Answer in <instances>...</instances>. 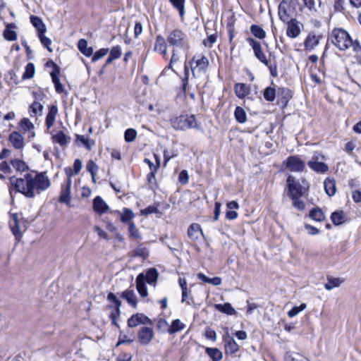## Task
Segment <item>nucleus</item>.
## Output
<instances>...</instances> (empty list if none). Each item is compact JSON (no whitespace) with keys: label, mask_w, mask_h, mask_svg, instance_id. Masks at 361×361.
<instances>
[{"label":"nucleus","mask_w":361,"mask_h":361,"mask_svg":"<svg viewBox=\"0 0 361 361\" xmlns=\"http://www.w3.org/2000/svg\"><path fill=\"white\" fill-rule=\"evenodd\" d=\"M10 182L17 192L23 194L28 198H33L37 195L48 189L51 182L45 173H27L23 178L11 177Z\"/></svg>","instance_id":"f257e3e1"},{"label":"nucleus","mask_w":361,"mask_h":361,"mask_svg":"<svg viewBox=\"0 0 361 361\" xmlns=\"http://www.w3.org/2000/svg\"><path fill=\"white\" fill-rule=\"evenodd\" d=\"M167 43L173 47L172 61H178L180 56L178 51L187 50L189 48V40L187 35L180 29H174L166 37Z\"/></svg>","instance_id":"f03ea898"},{"label":"nucleus","mask_w":361,"mask_h":361,"mask_svg":"<svg viewBox=\"0 0 361 361\" xmlns=\"http://www.w3.org/2000/svg\"><path fill=\"white\" fill-rule=\"evenodd\" d=\"M331 42L340 50L344 51L350 47L352 39L343 28H334L330 33Z\"/></svg>","instance_id":"7ed1b4c3"},{"label":"nucleus","mask_w":361,"mask_h":361,"mask_svg":"<svg viewBox=\"0 0 361 361\" xmlns=\"http://www.w3.org/2000/svg\"><path fill=\"white\" fill-rule=\"evenodd\" d=\"M289 197L304 195L309 188L305 178L297 180L293 176L289 175L286 180Z\"/></svg>","instance_id":"20e7f679"},{"label":"nucleus","mask_w":361,"mask_h":361,"mask_svg":"<svg viewBox=\"0 0 361 361\" xmlns=\"http://www.w3.org/2000/svg\"><path fill=\"white\" fill-rule=\"evenodd\" d=\"M171 125L176 130H185L197 126L194 115H180L171 120Z\"/></svg>","instance_id":"39448f33"},{"label":"nucleus","mask_w":361,"mask_h":361,"mask_svg":"<svg viewBox=\"0 0 361 361\" xmlns=\"http://www.w3.org/2000/svg\"><path fill=\"white\" fill-rule=\"evenodd\" d=\"M209 60L204 56L197 58L194 56L190 63L192 75L198 78L205 74L209 67Z\"/></svg>","instance_id":"423d86ee"},{"label":"nucleus","mask_w":361,"mask_h":361,"mask_svg":"<svg viewBox=\"0 0 361 361\" xmlns=\"http://www.w3.org/2000/svg\"><path fill=\"white\" fill-rule=\"evenodd\" d=\"M66 173L67 175V179L66 183L61 186L59 201L61 203L69 204L71 202V188L72 184L71 176H73L71 169H66Z\"/></svg>","instance_id":"0eeeda50"},{"label":"nucleus","mask_w":361,"mask_h":361,"mask_svg":"<svg viewBox=\"0 0 361 361\" xmlns=\"http://www.w3.org/2000/svg\"><path fill=\"white\" fill-rule=\"evenodd\" d=\"M283 165L292 172H303L305 170V162L298 155L288 157L283 161Z\"/></svg>","instance_id":"6e6552de"},{"label":"nucleus","mask_w":361,"mask_h":361,"mask_svg":"<svg viewBox=\"0 0 361 361\" xmlns=\"http://www.w3.org/2000/svg\"><path fill=\"white\" fill-rule=\"evenodd\" d=\"M9 226L16 238L19 240L22 237L23 233L25 231V228L24 224L19 220L17 214H12L9 221Z\"/></svg>","instance_id":"1a4fd4ad"},{"label":"nucleus","mask_w":361,"mask_h":361,"mask_svg":"<svg viewBox=\"0 0 361 361\" xmlns=\"http://www.w3.org/2000/svg\"><path fill=\"white\" fill-rule=\"evenodd\" d=\"M247 42L252 48L255 57L265 66H268V60L266 55L263 52L259 42L256 41L252 37H248Z\"/></svg>","instance_id":"9d476101"},{"label":"nucleus","mask_w":361,"mask_h":361,"mask_svg":"<svg viewBox=\"0 0 361 361\" xmlns=\"http://www.w3.org/2000/svg\"><path fill=\"white\" fill-rule=\"evenodd\" d=\"M107 299L108 300L115 304V310L111 312L109 317L112 324L118 327V324L117 323V318L120 314V307L121 305V302L117 298V297L113 293H109L108 294Z\"/></svg>","instance_id":"9b49d317"},{"label":"nucleus","mask_w":361,"mask_h":361,"mask_svg":"<svg viewBox=\"0 0 361 361\" xmlns=\"http://www.w3.org/2000/svg\"><path fill=\"white\" fill-rule=\"evenodd\" d=\"M287 22L286 35L290 38H296L300 34V23L295 18Z\"/></svg>","instance_id":"f8f14e48"},{"label":"nucleus","mask_w":361,"mask_h":361,"mask_svg":"<svg viewBox=\"0 0 361 361\" xmlns=\"http://www.w3.org/2000/svg\"><path fill=\"white\" fill-rule=\"evenodd\" d=\"M150 323V319L142 313H136L128 320V326L130 328L136 327L140 324Z\"/></svg>","instance_id":"ddd939ff"},{"label":"nucleus","mask_w":361,"mask_h":361,"mask_svg":"<svg viewBox=\"0 0 361 361\" xmlns=\"http://www.w3.org/2000/svg\"><path fill=\"white\" fill-rule=\"evenodd\" d=\"M224 348L226 354H233L239 350V345L230 336L228 332L224 336Z\"/></svg>","instance_id":"4468645a"},{"label":"nucleus","mask_w":361,"mask_h":361,"mask_svg":"<svg viewBox=\"0 0 361 361\" xmlns=\"http://www.w3.org/2000/svg\"><path fill=\"white\" fill-rule=\"evenodd\" d=\"M154 337V332L152 329L149 327H142L138 333V340L141 344H148Z\"/></svg>","instance_id":"2eb2a0df"},{"label":"nucleus","mask_w":361,"mask_h":361,"mask_svg":"<svg viewBox=\"0 0 361 361\" xmlns=\"http://www.w3.org/2000/svg\"><path fill=\"white\" fill-rule=\"evenodd\" d=\"M8 140L14 148L17 149H21L23 148L24 138L20 133L17 131L11 133L9 135Z\"/></svg>","instance_id":"dca6fc26"},{"label":"nucleus","mask_w":361,"mask_h":361,"mask_svg":"<svg viewBox=\"0 0 361 361\" xmlns=\"http://www.w3.org/2000/svg\"><path fill=\"white\" fill-rule=\"evenodd\" d=\"M136 288L142 298H145L148 295L147 289L145 286V276L143 273L138 274L136 278Z\"/></svg>","instance_id":"f3484780"},{"label":"nucleus","mask_w":361,"mask_h":361,"mask_svg":"<svg viewBox=\"0 0 361 361\" xmlns=\"http://www.w3.org/2000/svg\"><path fill=\"white\" fill-rule=\"evenodd\" d=\"M188 235L193 241L198 240L200 235L204 237V233L199 224H192L188 229Z\"/></svg>","instance_id":"a211bd4d"},{"label":"nucleus","mask_w":361,"mask_h":361,"mask_svg":"<svg viewBox=\"0 0 361 361\" xmlns=\"http://www.w3.org/2000/svg\"><path fill=\"white\" fill-rule=\"evenodd\" d=\"M167 42L165 39L161 36L158 35L156 37L155 44H154V51L159 52L164 57H166L167 55Z\"/></svg>","instance_id":"6ab92c4d"},{"label":"nucleus","mask_w":361,"mask_h":361,"mask_svg":"<svg viewBox=\"0 0 361 361\" xmlns=\"http://www.w3.org/2000/svg\"><path fill=\"white\" fill-rule=\"evenodd\" d=\"M289 8V1L282 0L278 8V15L279 19L286 23L289 19V14L288 10Z\"/></svg>","instance_id":"aec40b11"},{"label":"nucleus","mask_w":361,"mask_h":361,"mask_svg":"<svg viewBox=\"0 0 361 361\" xmlns=\"http://www.w3.org/2000/svg\"><path fill=\"white\" fill-rule=\"evenodd\" d=\"M93 209L96 213L102 214L107 212L109 206L100 196H97L93 200Z\"/></svg>","instance_id":"412c9836"},{"label":"nucleus","mask_w":361,"mask_h":361,"mask_svg":"<svg viewBox=\"0 0 361 361\" xmlns=\"http://www.w3.org/2000/svg\"><path fill=\"white\" fill-rule=\"evenodd\" d=\"M58 114V107L56 105H52L49 109V112L46 116L45 125L47 129H50L54 124L56 115Z\"/></svg>","instance_id":"4be33fe9"},{"label":"nucleus","mask_w":361,"mask_h":361,"mask_svg":"<svg viewBox=\"0 0 361 361\" xmlns=\"http://www.w3.org/2000/svg\"><path fill=\"white\" fill-rule=\"evenodd\" d=\"M234 92L239 99H243L247 96L250 92V87L245 83H236L234 85Z\"/></svg>","instance_id":"5701e85b"},{"label":"nucleus","mask_w":361,"mask_h":361,"mask_svg":"<svg viewBox=\"0 0 361 361\" xmlns=\"http://www.w3.org/2000/svg\"><path fill=\"white\" fill-rule=\"evenodd\" d=\"M319 40L320 36H317L313 34H309L304 42L305 50L311 51L314 49V47L319 44Z\"/></svg>","instance_id":"b1692460"},{"label":"nucleus","mask_w":361,"mask_h":361,"mask_svg":"<svg viewBox=\"0 0 361 361\" xmlns=\"http://www.w3.org/2000/svg\"><path fill=\"white\" fill-rule=\"evenodd\" d=\"M30 22L32 25L36 28L37 31V35H41L42 34H44L46 32V25L43 23L41 18L36 16H31Z\"/></svg>","instance_id":"393cba45"},{"label":"nucleus","mask_w":361,"mask_h":361,"mask_svg":"<svg viewBox=\"0 0 361 361\" xmlns=\"http://www.w3.org/2000/svg\"><path fill=\"white\" fill-rule=\"evenodd\" d=\"M59 73L60 70L59 68L55 65L54 70L51 73V77L53 83L54 84L55 90L56 92L58 93H62L64 90L62 84L60 82L59 80Z\"/></svg>","instance_id":"a878e982"},{"label":"nucleus","mask_w":361,"mask_h":361,"mask_svg":"<svg viewBox=\"0 0 361 361\" xmlns=\"http://www.w3.org/2000/svg\"><path fill=\"white\" fill-rule=\"evenodd\" d=\"M308 166L314 172L324 173L329 171V166L323 161H308Z\"/></svg>","instance_id":"bb28decb"},{"label":"nucleus","mask_w":361,"mask_h":361,"mask_svg":"<svg viewBox=\"0 0 361 361\" xmlns=\"http://www.w3.org/2000/svg\"><path fill=\"white\" fill-rule=\"evenodd\" d=\"M324 187L326 193L329 197H332L336 194V181L334 178H326L324 182Z\"/></svg>","instance_id":"cd10ccee"},{"label":"nucleus","mask_w":361,"mask_h":361,"mask_svg":"<svg viewBox=\"0 0 361 361\" xmlns=\"http://www.w3.org/2000/svg\"><path fill=\"white\" fill-rule=\"evenodd\" d=\"M121 297L124 298L133 307H137V299L133 290H126L121 293Z\"/></svg>","instance_id":"c85d7f7f"},{"label":"nucleus","mask_w":361,"mask_h":361,"mask_svg":"<svg viewBox=\"0 0 361 361\" xmlns=\"http://www.w3.org/2000/svg\"><path fill=\"white\" fill-rule=\"evenodd\" d=\"M14 23H10L6 25V28L3 32L4 37L8 41H15L17 39V33L13 29L16 28Z\"/></svg>","instance_id":"c756f323"},{"label":"nucleus","mask_w":361,"mask_h":361,"mask_svg":"<svg viewBox=\"0 0 361 361\" xmlns=\"http://www.w3.org/2000/svg\"><path fill=\"white\" fill-rule=\"evenodd\" d=\"M78 48L80 52L87 57L93 54V48L87 46V42L85 39H81L78 41Z\"/></svg>","instance_id":"7c9ffc66"},{"label":"nucleus","mask_w":361,"mask_h":361,"mask_svg":"<svg viewBox=\"0 0 361 361\" xmlns=\"http://www.w3.org/2000/svg\"><path fill=\"white\" fill-rule=\"evenodd\" d=\"M214 307L216 310L228 315H234L236 313V311L229 302L216 304Z\"/></svg>","instance_id":"2f4dec72"},{"label":"nucleus","mask_w":361,"mask_h":361,"mask_svg":"<svg viewBox=\"0 0 361 361\" xmlns=\"http://www.w3.org/2000/svg\"><path fill=\"white\" fill-rule=\"evenodd\" d=\"M206 353L212 361H220L223 357V354L220 350L216 348H206Z\"/></svg>","instance_id":"473e14b6"},{"label":"nucleus","mask_w":361,"mask_h":361,"mask_svg":"<svg viewBox=\"0 0 361 361\" xmlns=\"http://www.w3.org/2000/svg\"><path fill=\"white\" fill-rule=\"evenodd\" d=\"M19 125L23 130L27 131L30 133V137H33L35 136L33 131L34 125L27 118H23L19 123Z\"/></svg>","instance_id":"72a5a7b5"},{"label":"nucleus","mask_w":361,"mask_h":361,"mask_svg":"<svg viewBox=\"0 0 361 361\" xmlns=\"http://www.w3.org/2000/svg\"><path fill=\"white\" fill-rule=\"evenodd\" d=\"M52 140L54 142L58 143L61 146H65L69 142L70 137H68L63 131H59L52 136Z\"/></svg>","instance_id":"f704fd0d"},{"label":"nucleus","mask_w":361,"mask_h":361,"mask_svg":"<svg viewBox=\"0 0 361 361\" xmlns=\"http://www.w3.org/2000/svg\"><path fill=\"white\" fill-rule=\"evenodd\" d=\"M197 276L200 280H201L205 283L212 284L214 286H219L222 283L221 278H220L219 276H216V277L211 279V278L207 277L203 273L197 274Z\"/></svg>","instance_id":"c9c22d12"},{"label":"nucleus","mask_w":361,"mask_h":361,"mask_svg":"<svg viewBox=\"0 0 361 361\" xmlns=\"http://www.w3.org/2000/svg\"><path fill=\"white\" fill-rule=\"evenodd\" d=\"M115 212L121 216V221L123 223L130 224L131 222L130 221L135 217V214L133 211L128 208H125L123 213H121L118 211H116Z\"/></svg>","instance_id":"e433bc0d"},{"label":"nucleus","mask_w":361,"mask_h":361,"mask_svg":"<svg viewBox=\"0 0 361 361\" xmlns=\"http://www.w3.org/2000/svg\"><path fill=\"white\" fill-rule=\"evenodd\" d=\"M309 216L316 221H322L325 219V215L323 211L319 207L312 209L310 212Z\"/></svg>","instance_id":"4c0bfd02"},{"label":"nucleus","mask_w":361,"mask_h":361,"mask_svg":"<svg viewBox=\"0 0 361 361\" xmlns=\"http://www.w3.org/2000/svg\"><path fill=\"white\" fill-rule=\"evenodd\" d=\"M305 6L310 12H317L318 8L321 7V0H302Z\"/></svg>","instance_id":"58836bf2"},{"label":"nucleus","mask_w":361,"mask_h":361,"mask_svg":"<svg viewBox=\"0 0 361 361\" xmlns=\"http://www.w3.org/2000/svg\"><path fill=\"white\" fill-rule=\"evenodd\" d=\"M235 120L240 123H244L247 121V114L245 111L240 106H237L234 111Z\"/></svg>","instance_id":"ea45409f"},{"label":"nucleus","mask_w":361,"mask_h":361,"mask_svg":"<svg viewBox=\"0 0 361 361\" xmlns=\"http://www.w3.org/2000/svg\"><path fill=\"white\" fill-rule=\"evenodd\" d=\"M185 327V325L180 322V319H174L172 323H171V325L170 326V328L169 329V333L170 334H173L178 331H180L183 329H184Z\"/></svg>","instance_id":"a19ab883"},{"label":"nucleus","mask_w":361,"mask_h":361,"mask_svg":"<svg viewBox=\"0 0 361 361\" xmlns=\"http://www.w3.org/2000/svg\"><path fill=\"white\" fill-rule=\"evenodd\" d=\"M43 110V105L38 102H34L30 106L29 113L31 116L41 115Z\"/></svg>","instance_id":"79ce46f5"},{"label":"nucleus","mask_w":361,"mask_h":361,"mask_svg":"<svg viewBox=\"0 0 361 361\" xmlns=\"http://www.w3.org/2000/svg\"><path fill=\"white\" fill-rule=\"evenodd\" d=\"M145 281L149 283V284H152L154 283H155L157 280V278H158V272L156 270V269L154 268H151L149 269L146 274L145 275Z\"/></svg>","instance_id":"37998d69"},{"label":"nucleus","mask_w":361,"mask_h":361,"mask_svg":"<svg viewBox=\"0 0 361 361\" xmlns=\"http://www.w3.org/2000/svg\"><path fill=\"white\" fill-rule=\"evenodd\" d=\"M331 219L336 226L342 224L345 221L343 212L342 211L333 212L331 216Z\"/></svg>","instance_id":"c03bdc74"},{"label":"nucleus","mask_w":361,"mask_h":361,"mask_svg":"<svg viewBox=\"0 0 361 361\" xmlns=\"http://www.w3.org/2000/svg\"><path fill=\"white\" fill-rule=\"evenodd\" d=\"M250 31L255 37L259 39H263L266 37L265 31L259 25H252L250 27Z\"/></svg>","instance_id":"a18cd8bd"},{"label":"nucleus","mask_w":361,"mask_h":361,"mask_svg":"<svg viewBox=\"0 0 361 361\" xmlns=\"http://www.w3.org/2000/svg\"><path fill=\"white\" fill-rule=\"evenodd\" d=\"M12 166L18 171H25L28 169L27 165L23 160L16 159L11 161Z\"/></svg>","instance_id":"49530a36"},{"label":"nucleus","mask_w":361,"mask_h":361,"mask_svg":"<svg viewBox=\"0 0 361 361\" xmlns=\"http://www.w3.org/2000/svg\"><path fill=\"white\" fill-rule=\"evenodd\" d=\"M342 282L338 278H328V281L324 284V288L328 290H331L334 288L340 286Z\"/></svg>","instance_id":"de8ad7c7"},{"label":"nucleus","mask_w":361,"mask_h":361,"mask_svg":"<svg viewBox=\"0 0 361 361\" xmlns=\"http://www.w3.org/2000/svg\"><path fill=\"white\" fill-rule=\"evenodd\" d=\"M303 195H295L290 197L293 202V206L300 211H302L305 208V204L300 198Z\"/></svg>","instance_id":"09e8293b"},{"label":"nucleus","mask_w":361,"mask_h":361,"mask_svg":"<svg viewBox=\"0 0 361 361\" xmlns=\"http://www.w3.org/2000/svg\"><path fill=\"white\" fill-rule=\"evenodd\" d=\"M35 72V66L32 63H29L25 66V70L23 74L22 78L23 80L30 79L33 78Z\"/></svg>","instance_id":"8fccbe9b"},{"label":"nucleus","mask_w":361,"mask_h":361,"mask_svg":"<svg viewBox=\"0 0 361 361\" xmlns=\"http://www.w3.org/2000/svg\"><path fill=\"white\" fill-rule=\"evenodd\" d=\"M263 96L265 100L267 102H273L276 98V90L275 88L271 87H267L263 92Z\"/></svg>","instance_id":"3c124183"},{"label":"nucleus","mask_w":361,"mask_h":361,"mask_svg":"<svg viewBox=\"0 0 361 361\" xmlns=\"http://www.w3.org/2000/svg\"><path fill=\"white\" fill-rule=\"evenodd\" d=\"M87 171L91 174L93 182H95V176L99 167L92 160H90L86 166Z\"/></svg>","instance_id":"603ef678"},{"label":"nucleus","mask_w":361,"mask_h":361,"mask_svg":"<svg viewBox=\"0 0 361 361\" xmlns=\"http://www.w3.org/2000/svg\"><path fill=\"white\" fill-rule=\"evenodd\" d=\"M169 1L178 11L180 16L183 17L185 13V0H169Z\"/></svg>","instance_id":"864d4df0"},{"label":"nucleus","mask_w":361,"mask_h":361,"mask_svg":"<svg viewBox=\"0 0 361 361\" xmlns=\"http://www.w3.org/2000/svg\"><path fill=\"white\" fill-rule=\"evenodd\" d=\"M133 255L135 257L147 258L149 256V252L146 247L142 245H139L134 250Z\"/></svg>","instance_id":"5fc2aeb1"},{"label":"nucleus","mask_w":361,"mask_h":361,"mask_svg":"<svg viewBox=\"0 0 361 361\" xmlns=\"http://www.w3.org/2000/svg\"><path fill=\"white\" fill-rule=\"evenodd\" d=\"M129 233L130 236L135 240H140L141 235L139 232V230L137 228L135 223L130 222L129 224Z\"/></svg>","instance_id":"6e6d98bb"},{"label":"nucleus","mask_w":361,"mask_h":361,"mask_svg":"<svg viewBox=\"0 0 361 361\" xmlns=\"http://www.w3.org/2000/svg\"><path fill=\"white\" fill-rule=\"evenodd\" d=\"M122 55V49L121 47L119 45L114 46L111 48L109 54V56L113 59L114 60H116L117 59H119Z\"/></svg>","instance_id":"4d7b16f0"},{"label":"nucleus","mask_w":361,"mask_h":361,"mask_svg":"<svg viewBox=\"0 0 361 361\" xmlns=\"http://www.w3.org/2000/svg\"><path fill=\"white\" fill-rule=\"evenodd\" d=\"M137 136V132L133 128H128L125 131L124 138L127 142L134 141Z\"/></svg>","instance_id":"13d9d810"},{"label":"nucleus","mask_w":361,"mask_h":361,"mask_svg":"<svg viewBox=\"0 0 361 361\" xmlns=\"http://www.w3.org/2000/svg\"><path fill=\"white\" fill-rule=\"evenodd\" d=\"M307 305L305 303L300 304V306H295L290 310L288 311V315L290 317H294L298 314L300 312L306 308Z\"/></svg>","instance_id":"bf43d9fd"},{"label":"nucleus","mask_w":361,"mask_h":361,"mask_svg":"<svg viewBox=\"0 0 361 361\" xmlns=\"http://www.w3.org/2000/svg\"><path fill=\"white\" fill-rule=\"evenodd\" d=\"M279 94H281L283 95V101L282 102L286 104L291 98H292V92L288 88H279Z\"/></svg>","instance_id":"052dcab7"},{"label":"nucleus","mask_w":361,"mask_h":361,"mask_svg":"<svg viewBox=\"0 0 361 361\" xmlns=\"http://www.w3.org/2000/svg\"><path fill=\"white\" fill-rule=\"evenodd\" d=\"M76 140L80 142L88 149H90L92 145L94 144L92 140H90L89 138L81 135H77Z\"/></svg>","instance_id":"680f3d73"},{"label":"nucleus","mask_w":361,"mask_h":361,"mask_svg":"<svg viewBox=\"0 0 361 361\" xmlns=\"http://www.w3.org/2000/svg\"><path fill=\"white\" fill-rule=\"evenodd\" d=\"M108 52H109V49H107V48H102V49H99L93 55V56L92 58V61L95 62V61L99 60L100 59H102V57L106 56L108 54Z\"/></svg>","instance_id":"e2e57ef3"},{"label":"nucleus","mask_w":361,"mask_h":361,"mask_svg":"<svg viewBox=\"0 0 361 361\" xmlns=\"http://www.w3.org/2000/svg\"><path fill=\"white\" fill-rule=\"evenodd\" d=\"M38 37L39 38L40 42L43 44V46L46 47L49 51L51 52L52 49L50 47L51 44V40L49 38L45 37L44 34L38 35Z\"/></svg>","instance_id":"0e129e2a"},{"label":"nucleus","mask_w":361,"mask_h":361,"mask_svg":"<svg viewBox=\"0 0 361 361\" xmlns=\"http://www.w3.org/2000/svg\"><path fill=\"white\" fill-rule=\"evenodd\" d=\"M350 47H353V50L356 53V56L360 59L359 63H361V46L360 43L357 41L353 42L352 40V44Z\"/></svg>","instance_id":"69168bd1"},{"label":"nucleus","mask_w":361,"mask_h":361,"mask_svg":"<svg viewBox=\"0 0 361 361\" xmlns=\"http://www.w3.org/2000/svg\"><path fill=\"white\" fill-rule=\"evenodd\" d=\"M158 212H159L158 208L157 207L152 206V205L141 210V214L145 215V216H147V215L152 214H157Z\"/></svg>","instance_id":"338daca9"},{"label":"nucleus","mask_w":361,"mask_h":361,"mask_svg":"<svg viewBox=\"0 0 361 361\" xmlns=\"http://www.w3.org/2000/svg\"><path fill=\"white\" fill-rule=\"evenodd\" d=\"M345 0H336L334 2V10L337 12H343L345 10Z\"/></svg>","instance_id":"774afa93"}]
</instances>
